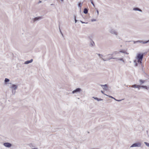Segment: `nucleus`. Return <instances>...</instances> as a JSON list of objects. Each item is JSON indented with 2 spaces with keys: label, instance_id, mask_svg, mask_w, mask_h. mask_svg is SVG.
Segmentation results:
<instances>
[{
  "label": "nucleus",
  "instance_id": "nucleus-4",
  "mask_svg": "<svg viewBox=\"0 0 149 149\" xmlns=\"http://www.w3.org/2000/svg\"><path fill=\"white\" fill-rule=\"evenodd\" d=\"M100 85L102 86L104 90L105 91H107L108 90V86L107 84H105L104 85L100 84Z\"/></svg>",
  "mask_w": 149,
  "mask_h": 149
},
{
  "label": "nucleus",
  "instance_id": "nucleus-35",
  "mask_svg": "<svg viewBox=\"0 0 149 149\" xmlns=\"http://www.w3.org/2000/svg\"><path fill=\"white\" fill-rule=\"evenodd\" d=\"M148 41H143L142 43L143 44H146V43H148Z\"/></svg>",
  "mask_w": 149,
  "mask_h": 149
},
{
  "label": "nucleus",
  "instance_id": "nucleus-28",
  "mask_svg": "<svg viewBox=\"0 0 149 149\" xmlns=\"http://www.w3.org/2000/svg\"><path fill=\"white\" fill-rule=\"evenodd\" d=\"M119 52H121V53H126V52L125 51H123V50H120V51Z\"/></svg>",
  "mask_w": 149,
  "mask_h": 149
},
{
  "label": "nucleus",
  "instance_id": "nucleus-41",
  "mask_svg": "<svg viewBox=\"0 0 149 149\" xmlns=\"http://www.w3.org/2000/svg\"><path fill=\"white\" fill-rule=\"evenodd\" d=\"M74 20H75V19H76V16L74 15Z\"/></svg>",
  "mask_w": 149,
  "mask_h": 149
},
{
  "label": "nucleus",
  "instance_id": "nucleus-23",
  "mask_svg": "<svg viewBox=\"0 0 149 149\" xmlns=\"http://www.w3.org/2000/svg\"><path fill=\"white\" fill-rule=\"evenodd\" d=\"M88 38L90 40V41H91V40H92V36H88Z\"/></svg>",
  "mask_w": 149,
  "mask_h": 149
},
{
  "label": "nucleus",
  "instance_id": "nucleus-9",
  "mask_svg": "<svg viewBox=\"0 0 149 149\" xmlns=\"http://www.w3.org/2000/svg\"><path fill=\"white\" fill-rule=\"evenodd\" d=\"M33 59H31L30 60H28L27 61H26L24 63V64H28L29 63H31L33 62Z\"/></svg>",
  "mask_w": 149,
  "mask_h": 149
},
{
  "label": "nucleus",
  "instance_id": "nucleus-5",
  "mask_svg": "<svg viewBox=\"0 0 149 149\" xmlns=\"http://www.w3.org/2000/svg\"><path fill=\"white\" fill-rule=\"evenodd\" d=\"M3 145L6 147L8 148H10L12 146V144L9 142H6L4 143Z\"/></svg>",
  "mask_w": 149,
  "mask_h": 149
},
{
  "label": "nucleus",
  "instance_id": "nucleus-34",
  "mask_svg": "<svg viewBox=\"0 0 149 149\" xmlns=\"http://www.w3.org/2000/svg\"><path fill=\"white\" fill-rule=\"evenodd\" d=\"M96 19H91V21L92 22H94V21H96Z\"/></svg>",
  "mask_w": 149,
  "mask_h": 149
},
{
  "label": "nucleus",
  "instance_id": "nucleus-14",
  "mask_svg": "<svg viewBox=\"0 0 149 149\" xmlns=\"http://www.w3.org/2000/svg\"><path fill=\"white\" fill-rule=\"evenodd\" d=\"M94 99L97 100L98 101H101L103 100V99L101 98H99L97 97H93Z\"/></svg>",
  "mask_w": 149,
  "mask_h": 149
},
{
  "label": "nucleus",
  "instance_id": "nucleus-40",
  "mask_svg": "<svg viewBox=\"0 0 149 149\" xmlns=\"http://www.w3.org/2000/svg\"><path fill=\"white\" fill-rule=\"evenodd\" d=\"M138 42H137V41H134V44H135V43H138Z\"/></svg>",
  "mask_w": 149,
  "mask_h": 149
},
{
  "label": "nucleus",
  "instance_id": "nucleus-38",
  "mask_svg": "<svg viewBox=\"0 0 149 149\" xmlns=\"http://www.w3.org/2000/svg\"><path fill=\"white\" fill-rule=\"evenodd\" d=\"M137 42H138L142 43L143 41L139 40H138Z\"/></svg>",
  "mask_w": 149,
  "mask_h": 149
},
{
  "label": "nucleus",
  "instance_id": "nucleus-33",
  "mask_svg": "<svg viewBox=\"0 0 149 149\" xmlns=\"http://www.w3.org/2000/svg\"><path fill=\"white\" fill-rule=\"evenodd\" d=\"M80 22L82 23V24H84V23H85V24H88V22H84L83 21H81V20H80Z\"/></svg>",
  "mask_w": 149,
  "mask_h": 149
},
{
  "label": "nucleus",
  "instance_id": "nucleus-46",
  "mask_svg": "<svg viewBox=\"0 0 149 149\" xmlns=\"http://www.w3.org/2000/svg\"><path fill=\"white\" fill-rule=\"evenodd\" d=\"M61 1H63L64 0H61Z\"/></svg>",
  "mask_w": 149,
  "mask_h": 149
},
{
  "label": "nucleus",
  "instance_id": "nucleus-19",
  "mask_svg": "<svg viewBox=\"0 0 149 149\" xmlns=\"http://www.w3.org/2000/svg\"><path fill=\"white\" fill-rule=\"evenodd\" d=\"M102 59L103 61H109V60H110V59H111L110 58V57H109V58H108L106 59H104V58H102Z\"/></svg>",
  "mask_w": 149,
  "mask_h": 149
},
{
  "label": "nucleus",
  "instance_id": "nucleus-44",
  "mask_svg": "<svg viewBox=\"0 0 149 149\" xmlns=\"http://www.w3.org/2000/svg\"><path fill=\"white\" fill-rule=\"evenodd\" d=\"M146 132L147 134L148 135V130H147L146 131Z\"/></svg>",
  "mask_w": 149,
  "mask_h": 149
},
{
  "label": "nucleus",
  "instance_id": "nucleus-30",
  "mask_svg": "<svg viewBox=\"0 0 149 149\" xmlns=\"http://www.w3.org/2000/svg\"><path fill=\"white\" fill-rule=\"evenodd\" d=\"M101 92L102 94H104V95H106V96H108V95H107V94H105L104 93V92L103 91H101Z\"/></svg>",
  "mask_w": 149,
  "mask_h": 149
},
{
  "label": "nucleus",
  "instance_id": "nucleus-22",
  "mask_svg": "<svg viewBox=\"0 0 149 149\" xmlns=\"http://www.w3.org/2000/svg\"><path fill=\"white\" fill-rule=\"evenodd\" d=\"M117 52H114L113 53V54H109L107 55V56H110V55H111V56H112L113 54H117Z\"/></svg>",
  "mask_w": 149,
  "mask_h": 149
},
{
  "label": "nucleus",
  "instance_id": "nucleus-20",
  "mask_svg": "<svg viewBox=\"0 0 149 149\" xmlns=\"http://www.w3.org/2000/svg\"><path fill=\"white\" fill-rule=\"evenodd\" d=\"M145 82V81L143 80L142 79H140L139 80V82L141 83V84L144 83Z\"/></svg>",
  "mask_w": 149,
  "mask_h": 149
},
{
  "label": "nucleus",
  "instance_id": "nucleus-13",
  "mask_svg": "<svg viewBox=\"0 0 149 149\" xmlns=\"http://www.w3.org/2000/svg\"><path fill=\"white\" fill-rule=\"evenodd\" d=\"M83 3H81V2H79L78 3V6L79 8L81 9V6L82 5Z\"/></svg>",
  "mask_w": 149,
  "mask_h": 149
},
{
  "label": "nucleus",
  "instance_id": "nucleus-10",
  "mask_svg": "<svg viewBox=\"0 0 149 149\" xmlns=\"http://www.w3.org/2000/svg\"><path fill=\"white\" fill-rule=\"evenodd\" d=\"M108 97H109L111 98H112V99H114L116 101H118V102H120V101H121L122 100H117L116 98H115L114 97H113L112 96L109 95Z\"/></svg>",
  "mask_w": 149,
  "mask_h": 149
},
{
  "label": "nucleus",
  "instance_id": "nucleus-2",
  "mask_svg": "<svg viewBox=\"0 0 149 149\" xmlns=\"http://www.w3.org/2000/svg\"><path fill=\"white\" fill-rule=\"evenodd\" d=\"M141 145V142H138L135 143L133 144L130 147H140Z\"/></svg>",
  "mask_w": 149,
  "mask_h": 149
},
{
  "label": "nucleus",
  "instance_id": "nucleus-11",
  "mask_svg": "<svg viewBox=\"0 0 149 149\" xmlns=\"http://www.w3.org/2000/svg\"><path fill=\"white\" fill-rule=\"evenodd\" d=\"M95 45V43L93 40H91L90 41V45L91 47H93Z\"/></svg>",
  "mask_w": 149,
  "mask_h": 149
},
{
  "label": "nucleus",
  "instance_id": "nucleus-17",
  "mask_svg": "<svg viewBox=\"0 0 149 149\" xmlns=\"http://www.w3.org/2000/svg\"><path fill=\"white\" fill-rule=\"evenodd\" d=\"M141 88H145L147 90L149 89V87H147L146 86H141Z\"/></svg>",
  "mask_w": 149,
  "mask_h": 149
},
{
  "label": "nucleus",
  "instance_id": "nucleus-6",
  "mask_svg": "<svg viewBox=\"0 0 149 149\" xmlns=\"http://www.w3.org/2000/svg\"><path fill=\"white\" fill-rule=\"evenodd\" d=\"M109 32L112 34H115L116 35H118V33L114 29H111L109 30Z\"/></svg>",
  "mask_w": 149,
  "mask_h": 149
},
{
  "label": "nucleus",
  "instance_id": "nucleus-32",
  "mask_svg": "<svg viewBox=\"0 0 149 149\" xmlns=\"http://www.w3.org/2000/svg\"><path fill=\"white\" fill-rule=\"evenodd\" d=\"M100 57V58H101V57L102 56V55L100 54H97Z\"/></svg>",
  "mask_w": 149,
  "mask_h": 149
},
{
  "label": "nucleus",
  "instance_id": "nucleus-12",
  "mask_svg": "<svg viewBox=\"0 0 149 149\" xmlns=\"http://www.w3.org/2000/svg\"><path fill=\"white\" fill-rule=\"evenodd\" d=\"M133 10H134L138 11L140 12H142V10H141L137 7L134 8Z\"/></svg>",
  "mask_w": 149,
  "mask_h": 149
},
{
  "label": "nucleus",
  "instance_id": "nucleus-43",
  "mask_svg": "<svg viewBox=\"0 0 149 149\" xmlns=\"http://www.w3.org/2000/svg\"><path fill=\"white\" fill-rule=\"evenodd\" d=\"M75 20V23H77V20L76 19H75V20Z\"/></svg>",
  "mask_w": 149,
  "mask_h": 149
},
{
  "label": "nucleus",
  "instance_id": "nucleus-37",
  "mask_svg": "<svg viewBox=\"0 0 149 149\" xmlns=\"http://www.w3.org/2000/svg\"><path fill=\"white\" fill-rule=\"evenodd\" d=\"M29 146L30 147H33V145L32 144V143H30L29 144Z\"/></svg>",
  "mask_w": 149,
  "mask_h": 149
},
{
  "label": "nucleus",
  "instance_id": "nucleus-1",
  "mask_svg": "<svg viewBox=\"0 0 149 149\" xmlns=\"http://www.w3.org/2000/svg\"><path fill=\"white\" fill-rule=\"evenodd\" d=\"M144 53H139L138 54L136 57V58L137 60V62L139 64H141L144 55Z\"/></svg>",
  "mask_w": 149,
  "mask_h": 149
},
{
  "label": "nucleus",
  "instance_id": "nucleus-18",
  "mask_svg": "<svg viewBox=\"0 0 149 149\" xmlns=\"http://www.w3.org/2000/svg\"><path fill=\"white\" fill-rule=\"evenodd\" d=\"M118 60H120V61H122L124 63V61L123 60V58H116V61H117Z\"/></svg>",
  "mask_w": 149,
  "mask_h": 149
},
{
  "label": "nucleus",
  "instance_id": "nucleus-24",
  "mask_svg": "<svg viewBox=\"0 0 149 149\" xmlns=\"http://www.w3.org/2000/svg\"><path fill=\"white\" fill-rule=\"evenodd\" d=\"M15 90L12 89V93L13 95H15Z\"/></svg>",
  "mask_w": 149,
  "mask_h": 149
},
{
  "label": "nucleus",
  "instance_id": "nucleus-31",
  "mask_svg": "<svg viewBox=\"0 0 149 149\" xmlns=\"http://www.w3.org/2000/svg\"><path fill=\"white\" fill-rule=\"evenodd\" d=\"M137 87H137V88L138 89H139V90L141 88V86H140L139 85H138Z\"/></svg>",
  "mask_w": 149,
  "mask_h": 149
},
{
  "label": "nucleus",
  "instance_id": "nucleus-27",
  "mask_svg": "<svg viewBox=\"0 0 149 149\" xmlns=\"http://www.w3.org/2000/svg\"><path fill=\"white\" fill-rule=\"evenodd\" d=\"M137 85H138L136 84H134L133 85H132V87L134 88H137V87H138Z\"/></svg>",
  "mask_w": 149,
  "mask_h": 149
},
{
  "label": "nucleus",
  "instance_id": "nucleus-29",
  "mask_svg": "<svg viewBox=\"0 0 149 149\" xmlns=\"http://www.w3.org/2000/svg\"><path fill=\"white\" fill-rule=\"evenodd\" d=\"M59 30H60V33H61V34L63 36V34L62 33V32H61V30L60 29V25H59Z\"/></svg>",
  "mask_w": 149,
  "mask_h": 149
},
{
  "label": "nucleus",
  "instance_id": "nucleus-42",
  "mask_svg": "<svg viewBox=\"0 0 149 149\" xmlns=\"http://www.w3.org/2000/svg\"><path fill=\"white\" fill-rule=\"evenodd\" d=\"M42 3V1H39L38 2V4H39L40 3Z\"/></svg>",
  "mask_w": 149,
  "mask_h": 149
},
{
  "label": "nucleus",
  "instance_id": "nucleus-45",
  "mask_svg": "<svg viewBox=\"0 0 149 149\" xmlns=\"http://www.w3.org/2000/svg\"><path fill=\"white\" fill-rule=\"evenodd\" d=\"M32 149H38L37 148H32Z\"/></svg>",
  "mask_w": 149,
  "mask_h": 149
},
{
  "label": "nucleus",
  "instance_id": "nucleus-47",
  "mask_svg": "<svg viewBox=\"0 0 149 149\" xmlns=\"http://www.w3.org/2000/svg\"><path fill=\"white\" fill-rule=\"evenodd\" d=\"M54 4H51V5H54Z\"/></svg>",
  "mask_w": 149,
  "mask_h": 149
},
{
  "label": "nucleus",
  "instance_id": "nucleus-25",
  "mask_svg": "<svg viewBox=\"0 0 149 149\" xmlns=\"http://www.w3.org/2000/svg\"><path fill=\"white\" fill-rule=\"evenodd\" d=\"M90 1L91 2V4L93 5V6L94 7H95V5L94 2H93V0H90Z\"/></svg>",
  "mask_w": 149,
  "mask_h": 149
},
{
  "label": "nucleus",
  "instance_id": "nucleus-8",
  "mask_svg": "<svg viewBox=\"0 0 149 149\" xmlns=\"http://www.w3.org/2000/svg\"><path fill=\"white\" fill-rule=\"evenodd\" d=\"M11 88L12 89L16 90L17 89L18 87L17 85L13 84H12Z\"/></svg>",
  "mask_w": 149,
  "mask_h": 149
},
{
  "label": "nucleus",
  "instance_id": "nucleus-7",
  "mask_svg": "<svg viewBox=\"0 0 149 149\" xmlns=\"http://www.w3.org/2000/svg\"><path fill=\"white\" fill-rule=\"evenodd\" d=\"M43 18V17L42 16H38L36 17L35 18H34L33 19V22H35L37 21H38L40 19H41Z\"/></svg>",
  "mask_w": 149,
  "mask_h": 149
},
{
  "label": "nucleus",
  "instance_id": "nucleus-21",
  "mask_svg": "<svg viewBox=\"0 0 149 149\" xmlns=\"http://www.w3.org/2000/svg\"><path fill=\"white\" fill-rule=\"evenodd\" d=\"M134 62L135 63V66H137L138 65V64L137 63V61L136 60H135L134 61Z\"/></svg>",
  "mask_w": 149,
  "mask_h": 149
},
{
  "label": "nucleus",
  "instance_id": "nucleus-36",
  "mask_svg": "<svg viewBox=\"0 0 149 149\" xmlns=\"http://www.w3.org/2000/svg\"><path fill=\"white\" fill-rule=\"evenodd\" d=\"M110 58H111V59H116V58H113V56H111V57H110Z\"/></svg>",
  "mask_w": 149,
  "mask_h": 149
},
{
  "label": "nucleus",
  "instance_id": "nucleus-26",
  "mask_svg": "<svg viewBox=\"0 0 149 149\" xmlns=\"http://www.w3.org/2000/svg\"><path fill=\"white\" fill-rule=\"evenodd\" d=\"M144 143L145 144L146 146H147L148 147H149V143L145 142H144Z\"/></svg>",
  "mask_w": 149,
  "mask_h": 149
},
{
  "label": "nucleus",
  "instance_id": "nucleus-39",
  "mask_svg": "<svg viewBox=\"0 0 149 149\" xmlns=\"http://www.w3.org/2000/svg\"><path fill=\"white\" fill-rule=\"evenodd\" d=\"M95 9L97 10V15H99V11L97 9L95 8Z\"/></svg>",
  "mask_w": 149,
  "mask_h": 149
},
{
  "label": "nucleus",
  "instance_id": "nucleus-15",
  "mask_svg": "<svg viewBox=\"0 0 149 149\" xmlns=\"http://www.w3.org/2000/svg\"><path fill=\"white\" fill-rule=\"evenodd\" d=\"M88 8H85L84 9V11H83V13L85 14H86L88 13Z\"/></svg>",
  "mask_w": 149,
  "mask_h": 149
},
{
  "label": "nucleus",
  "instance_id": "nucleus-16",
  "mask_svg": "<svg viewBox=\"0 0 149 149\" xmlns=\"http://www.w3.org/2000/svg\"><path fill=\"white\" fill-rule=\"evenodd\" d=\"M10 80L6 78L4 80V82L6 84H7L9 81Z\"/></svg>",
  "mask_w": 149,
  "mask_h": 149
},
{
  "label": "nucleus",
  "instance_id": "nucleus-3",
  "mask_svg": "<svg viewBox=\"0 0 149 149\" xmlns=\"http://www.w3.org/2000/svg\"><path fill=\"white\" fill-rule=\"evenodd\" d=\"M81 91V89L80 88H77L76 89L73 90L72 92V94H74L75 93H78L80 92Z\"/></svg>",
  "mask_w": 149,
  "mask_h": 149
},
{
  "label": "nucleus",
  "instance_id": "nucleus-49",
  "mask_svg": "<svg viewBox=\"0 0 149 149\" xmlns=\"http://www.w3.org/2000/svg\"><path fill=\"white\" fill-rule=\"evenodd\" d=\"M126 54H128V53H126Z\"/></svg>",
  "mask_w": 149,
  "mask_h": 149
},
{
  "label": "nucleus",
  "instance_id": "nucleus-48",
  "mask_svg": "<svg viewBox=\"0 0 149 149\" xmlns=\"http://www.w3.org/2000/svg\"><path fill=\"white\" fill-rule=\"evenodd\" d=\"M148 136L149 137V134H148Z\"/></svg>",
  "mask_w": 149,
  "mask_h": 149
}]
</instances>
